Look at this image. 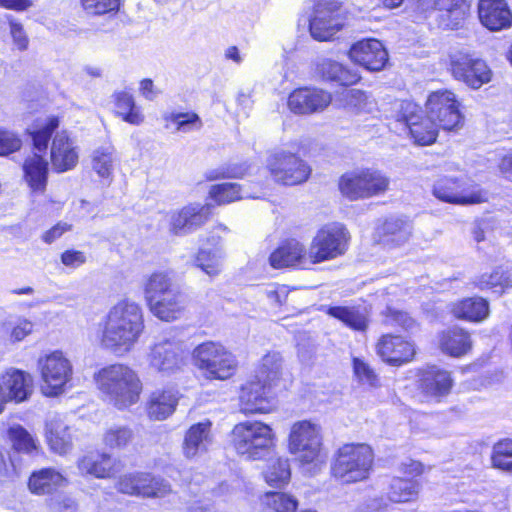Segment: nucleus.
<instances>
[{
	"label": "nucleus",
	"mask_w": 512,
	"mask_h": 512,
	"mask_svg": "<svg viewBox=\"0 0 512 512\" xmlns=\"http://www.w3.org/2000/svg\"><path fill=\"white\" fill-rule=\"evenodd\" d=\"M101 327V345L116 355H125L134 348L143 334V310L133 300H120L109 309L102 319Z\"/></svg>",
	"instance_id": "obj_1"
},
{
	"label": "nucleus",
	"mask_w": 512,
	"mask_h": 512,
	"mask_svg": "<svg viewBox=\"0 0 512 512\" xmlns=\"http://www.w3.org/2000/svg\"><path fill=\"white\" fill-rule=\"evenodd\" d=\"M99 390L119 410L135 405L142 392V382L135 370L125 364H111L95 376Z\"/></svg>",
	"instance_id": "obj_2"
},
{
	"label": "nucleus",
	"mask_w": 512,
	"mask_h": 512,
	"mask_svg": "<svg viewBox=\"0 0 512 512\" xmlns=\"http://www.w3.org/2000/svg\"><path fill=\"white\" fill-rule=\"evenodd\" d=\"M56 117H49L28 129L35 152L23 163L24 179L33 193L43 194L46 190L49 164L41 153H45L52 134L58 128Z\"/></svg>",
	"instance_id": "obj_3"
},
{
	"label": "nucleus",
	"mask_w": 512,
	"mask_h": 512,
	"mask_svg": "<svg viewBox=\"0 0 512 512\" xmlns=\"http://www.w3.org/2000/svg\"><path fill=\"white\" fill-rule=\"evenodd\" d=\"M232 445L239 455L257 460L270 452L274 434L271 427L263 422H240L232 430Z\"/></svg>",
	"instance_id": "obj_4"
},
{
	"label": "nucleus",
	"mask_w": 512,
	"mask_h": 512,
	"mask_svg": "<svg viewBox=\"0 0 512 512\" xmlns=\"http://www.w3.org/2000/svg\"><path fill=\"white\" fill-rule=\"evenodd\" d=\"M390 179L381 171L361 168L344 173L338 181L341 195L350 201L369 199L385 194Z\"/></svg>",
	"instance_id": "obj_5"
},
{
	"label": "nucleus",
	"mask_w": 512,
	"mask_h": 512,
	"mask_svg": "<svg viewBox=\"0 0 512 512\" xmlns=\"http://www.w3.org/2000/svg\"><path fill=\"white\" fill-rule=\"evenodd\" d=\"M373 458V451L368 445L346 444L338 450L332 474L342 483L365 480L369 476Z\"/></svg>",
	"instance_id": "obj_6"
},
{
	"label": "nucleus",
	"mask_w": 512,
	"mask_h": 512,
	"mask_svg": "<svg viewBox=\"0 0 512 512\" xmlns=\"http://www.w3.org/2000/svg\"><path fill=\"white\" fill-rule=\"evenodd\" d=\"M289 451L303 464L318 466L325 462L321 427L308 420L295 422L289 433Z\"/></svg>",
	"instance_id": "obj_7"
},
{
	"label": "nucleus",
	"mask_w": 512,
	"mask_h": 512,
	"mask_svg": "<svg viewBox=\"0 0 512 512\" xmlns=\"http://www.w3.org/2000/svg\"><path fill=\"white\" fill-rule=\"evenodd\" d=\"M187 353L182 341L171 333H165L149 346L146 359L150 368L164 377H170L182 371Z\"/></svg>",
	"instance_id": "obj_8"
},
{
	"label": "nucleus",
	"mask_w": 512,
	"mask_h": 512,
	"mask_svg": "<svg viewBox=\"0 0 512 512\" xmlns=\"http://www.w3.org/2000/svg\"><path fill=\"white\" fill-rule=\"evenodd\" d=\"M192 357L195 365L211 379L226 380L237 368L235 356L219 342L199 344L194 348Z\"/></svg>",
	"instance_id": "obj_9"
},
{
	"label": "nucleus",
	"mask_w": 512,
	"mask_h": 512,
	"mask_svg": "<svg viewBox=\"0 0 512 512\" xmlns=\"http://www.w3.org/2000/svg\"><path fill=\"white\" fill-rule=\"evenodd\" d=\"M43 393L58 396L65 392L72 380L73 366L68 357L60 350H55L38 360Z\"/></svg>",
	"instance_id": "obj_10"
},
{
	"label": "nucleus",
	"mask_w": 512,
	"mask_h": 512,
	"mask_svg": "<svg viewBox=\"0 0 512 512\" xmlns=\"http://www.w3.org/2000/svg\"><path fill=\"white\" fill-rule=\"evenodd\" d=\"M349 240L350 234L343 224H325L312 239L310 258H313L314 264L335 259L347 251Z\"/></svg>",
	"instance_id": "obj_11"
},
{
	"label": "nucleus",
	"mask_w": 512,
	"mask_h": 512,
	"mask_svg": "<svg viewBox=\"0 0 512 512\" xmlns=\"http://www.w3.org/2000/svg\"><path fill=\"white\" fill-rule=\"evenodd\" d=\"M345 25L342 4L338 0H316L309 20L312 38L317 41L331 40Z\"/></svg>",
	"instance_id": "obj_12"
},
{
	"label": "nucleus",
	"mask_w": 512,
	"mask_h": 512,
	"mask_svg": "<svg viewBox=\"0 0 512 512\" xmlns=\"http://www.w3.org/2000/svg\"><path fill=\"white\" fill-rule=\"evenodd\" d=\"M396 120L405 125L414 143L420 146L433 144L438 136V126L429 115L421 114L420 107L412 101L396 103Z\"/></svg>",
	"instance_id": "obj_13"
},
{
	"label": "nucleus",
	"mask_w": 512,
	"mask_h": 512,
	"mask_svg": "<svg viewBox=\"0 0 512 512\" xmlns=\"http://www.w3.org/2000/svg\"><path fill=\"white\" fill-rule=\"evenodd\" d=\"M267 168L277 183L293 186L304 183L311 174L310 166L298 155L276 152L267 159Z\"/></svg>",
	"instance_id": "obj_14"
},
{
	"label": "nucleus",
	"mask_w": 512,
	"mask_h": 512,
	"mask_svg": "<svg viewBox=\"0 0 512 512\" xmlns=\"http://www.w3.org/2000/svg\"><path fill=\"white\" fill-rule=\"evenodd\" d=\"M426 113L438 128L453 130L462 123L459 103L453 92L438 90L430 93L426 101Z\"/></svg>",
	"instance_id": "obj_15"
},
{
	"label": "nucleus",
	"mask_w": 512,
	"mask_h": 512,
	"mask_svg": "<svg viewBox=\"0 0 512 512\" xmlns=\"http://www.w3.org/2000/svg\"><path fill=\"white\" fill-rule=\"evenodd\" d=\"M119 492L148 498H161L171 493L170 484L150 473L136 472L121 476L117 483Z\"/></svg>",
	"instance_id": "obj_16"
},
{
	"label": "nucleus",
	"mask_w": 512,
	"mask_h": 512,
	"mask_svg": "<svg viewBox=\"0 0 512 512\" xmlns=\"http://www.w3.org/2000/svg\"><path fill=\"white\" fill-rule=\"evenodd\" d=\"M432 193L442 202L457 205L477 204L485 200L481 191L471 190L465 180L451 176L439 177L433 184Z\"/></svg>",
	"instance_id": "obj_17"
},
{
	"label": "nucleus",
	"mask_w": 512,
	"mask_h": 512,
	"mask_svg": "<svg viewBox=\"0 0 512 512\" xmlns=\"http://www.w3.org/2000/svg\"><path fill=\"white\" fill-rule=\"evenodd\" d=\"M451 71L455 79L463 81L473 89L480 88L491 79V71L486 63L467 54L452 56Z\"/></svg>",
	"instance_id": "obj_18"
},
{
	"label": "nucleus",
	"mask_w": 512,
	"mask_h": 512,
	"mask_svg": "<svg viewBox=\"0 0 512 512\" xmlns=\"http://www.w3.org/2000/svg\"><path fill=\"white\" fill-rule=\"evenodd\" d=\"M209 215V205L190 203L171 212L169 231L176 236L187 235L202 226L208 220Z\"/></svg>",
	"instance_id": "obj_19"
},
{
	"label": "nucleus",
	"mask_w": 512,
	"mask_h": 512,
	"mask_svg": "<svg viewBox=\"0 0 512 512\" xmlns=\"http://www.w3.org/2000/svg\"><path fill=\"white\" fill-rule=\"evenodd\" d=\"M272 386L254 379L241 388L240 410L244 414L269 413L273 408Z\"/></svg>",
	"instance_id": "obj_20"
},
{
	"label": "nucleus",
	"mask_w": 512,
	"mask_h": 512,
	"mask_svg": "<svg viewBox=\"0 0 512 512\" xmlns=\"http://www.w3.org/2000/svg\"><path fill=\"white\" fill-rule=\"evenodd\" d=\"M331 101L329 92L315 87H303L289 95L288 107L295 114L308 115L322 112Z\"/></svg>",
	"instance_id": "obj_21"
},
{
	"label": "nucleus",
	"mask_w": 512,
	"mask_h": 512,
	"mask_svg": "<svg viewBox=\"0 0 512 512\" xmlns=\"http://www.w3.org/2000/svg\"><path fill=\"white\" fill-rule=\"evenodd\" d=\"M419 389L429 401L439 402L446 397L453 386L449 371L437 366H427L419 373Z\"/></svg>",
	"instance_id": "obj_22"
},
{
	"label": "nucleus",
	"mask_w": 512,
	"mask_h": 512,
	"mask_svg": "<svg viewBox=\"0 0 512 512\" xmlns=\"http://www.w3.org/2000/svg\"><path fill=\"white\" fill-rule=\"evenodd\" d=\"M349 57L370 71H380L388 61V53L377 39H364L353 44Z\"/></svg>",
	"instance_id": "obj_23"
},
{
	"label": "nucleus",
	"mask_w": 512,
	"mask_h": 512,
	"mask_svg": "<svg viewBox=\"0 0 512 512\" xmlns=\"http://www.w3.org/2000/svg\"><path fill=\"white\" fill-rule=\"evenodd\" d=\"M272 267L280 269L285 267H299L302 269L309 268L314 265L313 258H310V249L306 250L305 246L291 239L279 246L269 257Z\"/></svg>",
	"instance_id": "obj_24"
},
{
	"label": "nucleus",
	"mask_w": 512,
	"mask_h": 512,
	"mask_svg": "<svg viewBox=\"0 0 512 512\" xmlns=\"http://www.w3.org/2000/svg\"><path fill=\"white\" fill-rule=\"evenodd\" d=\"M0 387L8 402L19 404L31 397L33 378L26 371L9 368L0 377Z\"/></svg>",
	"instance_id": "obj_25"
},
{
	"label": "nucleus",
	"mask_w": 512,
	"mask_h": 512,
	"mask_svg": "<svg viewBox=\"0 0 512 512\" xmlns=\"http://www.w3.org/2000/svg\"><path fill=\"white\" fill-rule=\"evenodd\" d=\"M377 354L391 365H401L411 361L415 355L414 344L401 336L383 335L376 345Z\"/></svg>",
	"instance_id": "obj_26"
},
{
	"label": "nucleus",
	"mask_w": 512,
	"mask_h": 512,
	"mask_svg": "<svg viewBox=\"0 0 512 512\" xmlns=\"http://www.w3.org/2000/svg\"><path fill=\"white\" fill-rule=\"evenodd\" d=\"M180 397V392L174 387L155 389L146 403L147 416L155 421L169 418L176 411Z\"/></svg>",
	"instance_id": "obj_27"
},
{
	"label": "nucleus",
	"mask_w": 512,
	"mask_h": 512,
	"mask_svg": "<svg viewBox=\"0 0 512 512\" xmlns=\"http://www.w3.org/2000/svg\"><path fill=\"white\" fill-rule=\"evenodd\" d=\"M478 16L482 25L491 31L512 25V12L505 0H479Z\"/></svg>",
	"instance_id": "obj_28"
},
{
	"label": "nucleus",
	"mask_w": 512,
	"mask_h": 512,
	"mask_svg": "<svg viewBox=\"0 0 512 512\" xmlns=\"http://www.w3.org/2000/svg\"><path fill=\"white\" fill-rule=\"evenodd\" d=\"M51 163L56 172L72 170L78 163V151L66 132L57 133L51 145Z\"/></svg>",
	"instance_id": "obj_29"
},
{
	"label": "nucleus",
	"mask_w": 512,
	"mask_h": 512,
	"mask_svg": "<svg viewBox=\"0 0 512 512\" xmlns=\"http://www.w3.org/2000/svg\"><path fill=\"white\" fill-rule=\"evenodd\" d=\"M78 468L82 474L105 479L119 473L122 466L108 454L90 453L78 460Z\"/></svg>",
	"instance_id": "obj_30"
},
{
	"label": "nucleus",
	"mask_w": 512,
	"mask_h": 512,
	"mask_svg": "<svg viewBox=\"0 0 512 512\" xmlns=\"http://www.w3.org/2000/svg\"><path fill=\"white\" fill-rule=\"evenodd\" d=\"M45 431L47 442L52 451L64 455L72 449V436L62 415H50L46 421Z\"/></svg>",
	"instance_id": "obj_31"
},
{
	"label": "nucleus",
	"mask_w": 512,
	"mask_h": 512,
	"mask_svg": "<svg viewBox=\"0 0 512 512\" xmlns=\"http://www.w3.org/2000/svg\"><path fill=\"white\" fill-rule=\"evenodd\" d=\"M211 422L204 421L192 425L186 432L183 442V453L187 458L195 456L207 451L211 444Z\"/></svg>",
	"instance_id": "obj_32"
},
{
	"label": "nucleus",
	"mask_w": 512,
	"mask_h": 512,
	"mask_svg": "<svg viewBox=\"0 0 512 512\" xmlns=\"http://www.w3.org/2000/svg\"><path fill=\"white\" fill-rule=\"evenodd\" d=\"M147 305L151 313L163 321H173L179 318L184 309L183 296L178 288L147 303Z\"/></svg>",
	"instance_id": "obj_33"
},
{
	"label": "nucleus",
	"mask_w": 512,
	"mask_h": 512,
	"mask_svg": "<svg viewBox=\"0 0 512 512\" xmlns=\"http://www.w3.org/2000/svg\"><path fill=\"white\" fill-rule=\"evenodd\" d=\"M470 335L465 330L453 327L439 334V347L441 351L452 357H461L471 349Z\"/></svg>",
	"instance_id": "obj_34"
},
{
	"label": "nucleus",
	"mask_w": 512,
	"mask_h": 512,
	"mask_svg": "<svg viewBox=\"0 0 512 512\" xmlns=\"http://www.w3.org/2000/svg\"><path fill=\"white\" fill-rule=\"evenodd\" d=\"M66 484V478L53 468H44L31 474L29 489L37 495L51 494Z\"/></svg>",
	"instance_id": "obj_35"
},
{
	"label": "nucleus",
	"mask_w": 512,
	"mask_h": 512,
	"mask_svg": "<svg viewBox=\"0 0 512 512\" xmlns=\"http://www.w3.org/2000/svg\"><path fill=\"white\" fill-rule=\"evenodd\" d=\"M451 312L458 319L481 322L489 315V304L480 297L466 298L454 303Z\"/></svg>",
	"instance_id": "obj_36"
},
{
	"label": "nucleus",
	"mask_w": 512,
	"mask_h": 512,
	"mask_svg": "<svg viewBox=\"0 0 512 512\" xmlns=\"http://www.w3.org/2000/svg\"><path fill=\"white\" fill-rule=\"evenodd\" d=\"M317 72L323 79L338 82L344 86L354 84L360 78L356 72L328 58L319 60L317 63Z\"/></svg>",
	"instance_id": "obj_37"
},
{
	"label": "nucleus",
	"mask_w": 512,
	"mask_h": 512,
	"mask_svg": "<svg viewBox=\"0 0 512 512\" xmlns=\"http://www.w3.org/2000/svg\"><path fill=\"white\" fill-rule=\"evenodd\" d=\"M412 231V222L406 217H390L382 226L384 241L393 246L405 244L410 239Z\"/></svg>",
	"instance_id": "obj_38"
},
{
	"label": "nucleus",
	"mask_w": 512,
	"mask_h": 512,
	"mask_svg": "<svg viewBox=\"0 0 512 512\" xmlns=\"http://www.w3.org/2000/svg\"><path fill=\"white\" fill-rule=\"evenodd\" d=\"M175 289H177V287L173 283L170 273L157 271L150 274L144 282V298L146 302L149 303Z\"/></svg>",
	"instance_id": "obj_39"
},
{
	"label": "nucleus",
	"mask_w": 512,
	"mask_h": 512,
	"mask_svg": "<svg viewBox=\"0 0 512 512\" xmlns=\"http://www.w3.org/2000/svg\"><path fill=\"white\" fill-rule=\"evenodd\" d=\"M327 314L354 330L364 331L368 326L366 311L359 307L331 306L327 309Z\"/></svg>",
	"instance_id": "obj_40"
},
{
	"label": "nucleus",
	"mask_w": 512,
	"mask_h": 512,
	"mask_svg": "<svg viewBox=\"0 0 512 512\" xmlns=\"http://www.w3.org/2000/svg\"><path fill=\"white\" fill-rule=\"evenodd\" d=\"M434 5L445 25L451 29L457 28L468 12V5L462 0H436Z\"/></svg>",
	"instance_id": "obj_41"
},
{
	"label": "nucleus",
	"mask_w": 512,
	"mask_h": 512,
	"mask_svg": "<svg viewBox=\"0 0 512 512\" xmlns=\"http://www.w3.org/2000/svg\"><path fill=\"white\" fill-rule=\"evenodd\" d=\"M116 113L122 119L132 125H140L144 116L139 107L136 106L134 97L127 91H117L113 95Z\"/></svg>",
	"instance_id": "obj_42"
},
{
	"label": "nucleus",
	"mask_w": 512,
	"mask_h": 512,
	"mask_svg": "<svg viewBox=\"0 0 512 512\" xmlns=\"http://www.w3.org/2000/svg\"><path fill=\"white\" fill-rule=\"evenodd\" d=\"M224 258L225 253L222 247H215L213 249L201 248L194 258V263L196 267L200 268L208 276L215 277L222 271Z\"/></svg>",
	"instance_id": "obj_43"
},
{
	"label": "nucleus",
	"mask_w": 512,
	"mask_h": 512,
	"mask_svg": "<svg viewBox=\"0 0 512 512\" xmlns=\"http://www.w3.org/2000/svg\"><path fill=\"white\" fill-rule=\"evenodd\" d=\"M91 158L93 171L110 183L116 162L115 149L112 146L97 148L93 151Z\"/></svg>",
	"instance_id": "obj_44"
},
{
	"label": "nucleus",
	"mask_w": 512,
	"mask_h": 512,
	"mask_svg": "<svg viewBox=\"0 0 512 512\" xmlns=\"http://www.w3.org/2000/svg\"><path fill=\"white\" fill-rule=\"evenodd\" d=\"M419 492V484L411 479H392L387 492L390 501L395 503L409 502L416 499Z\"/></svg>",
	"instance_id": "obj_45"
},
{
	"label": "nucleus",
	"mask_w": 512,
	"mask_h": 512,
	"mask_svg": "<svg viewBox=\"0 0 512 512\" xmlns=\"http://www.w3.org/2000/svg\"><path fill=\"white\" fill-rule=\"evenodd\" d=\"M282 369V357L277 352L266 354L261 361L255 379L271 386L280 379Z\"/></svg>",
	"instance_id": "obj_46"
},
{
	"label": "nucleus",
	"mask_w": 512,
	"mask_h": 512,
	"mask_svg": "<svg viewBox=\"0 0 512 512\" xmlns=\"http://www.w3.org/2000/svg\"><path fill=\"white\" fill-rule=\"evenodd\" d=\"M210 197L218 204H228L243 198H256L244 192L237 183L226 182L213 185L210 189Z\"/></svg>",
	"instance_id": "obj_47"
},
{
	"label": "nucleus",
	"mask_w": 512,
	"mask_h": 512,
	"mask_svg": "<svg viewBox=\"0 0 512 512\" xmlns=\"http://www.w3.org/2000/svg\"><path fill=\"white\" fill-rule=\"evenodd\" d=\"M290 465L287 459H271L264 472V478L270 486L281 487L290 480Z\"/></svg>",
	"instance_id": "obj_48"
},
{
	"label": "nucleus",
	"mask_w": 512,
	"mask_h": 512,
	"mask_svg": "<svg viewBox=\"0 0 512 512\" xmlns=\"http://www.w3.org/2000/svg\"><path fill=\"white\" fill-rule=\"evenodd\" d=\"M8 437L18 452L32 454L38 448L37 440L21 425L10 427Z\"/></svg>",
	"instance_id": "obj_49"
},
{
	"label": "nucleus",
	"mask_w": 512,
	"mask_h": 512,
	"mask_svg": "<svg viewBox=\"0 0 512 512\" xmlns=\"http://www.w3.org/2000/svg\"><path fill=\"white\" fill-rule=\"evenodd\" d=\"M476 286L482 290L496 287H512V267L505 270L497 268L491 273L482 274L478 278Z\"/></svg>",
	"instance_id": "obj_50"
},
{
	"label": "nucleus",
	"mask_w": 512,
	"mask_h": 512,
	"mask_svg": "<svg viewBox=\"0 0 512 512\" xmlns=\"http://www.w3.org/2000/svg\"><path fill=\"white\" fill-rule=\"evenodd\" d=\"M164 119L173 124L176 131L183 133L198 131L203 126L202 120L194 112L170 113L165 115Z\"/></svg>",
	"instance_id": "obj_51"
},
{
	"label": "nucleus",
	"mask_w": 512,
	"mask_h": 512,
	"mask_svg": "<svg viewBox=\"0 0 512 512\" xmlns=\"http://www.w3.org/2000/svg\"><path fill=\"white\" fill-rule=\"evenodd\" d=\"M263 504L274 512H295L298 501L283 492H267L262 498Z\"/></svg>",
	"instance_id": "obj_52"
},
{
	"label": "nucleus",
	"mask_w": 512,
	"mask_h": 512,
	"mask_svg": "<svg viewBox=\"0 0 512 512\" xmlns=\"http://www.w3.org/2000/svg\"><path fill=\"white\" fill-rule=\"evenodd\" d=\"M491 460L495 468L512 472V439H503L495 443Z\"/></svg>",
	"instance_id": "obj_53"
},
{
	"label": "nucleus",
	"mask_w": 512,
	"mask_h": 512,
	"mask_svg": "<svg viewBox=\"0 0 512 512\" xmlns=\"http://www.w3.org/2000/svg\"><path fill=\"white\" fill-rule=\"evenodd\" d=\"M132 439L133 431L127 426H112L103 435L104 444L111 449L125 448Z\"/></svg>",
	"instance_id": "obj_54"
},
{
	"label": "nucleus",
	"mask_w": 512,
	"mask_h": 512,
	"mask_svg": "<svg viewBox=\"0 0 512 512\" xmlns=\"http://www.w3.org/2000/svg\"><path fill=\"white\" fill-rule=\"evenodd\" d=\"M353 371L360 383L376 386L378 377L375 371L363 359L358 357L353 358Z\"/></svg>",
	"instance_id": "obj_55"
},
{
	"label": "nucleus",
	"mask_w": 512,
	"mask_h": 512,
	"mask_svg": "<svg viewBox=\"0 0 512 512\" xmlns=\"http://www.w3.org/2000/svg\"><path fill=\"white\" fill-rule=\"evenodd\" d=\"M344 97L346 105L358 112L369 110L370 106L373 104L372 101L369 100L368 95L358 89L346 90Z\"/></svg>",
	"instance_id": "obj_56"
},
{
	"label": "nucleus",
	"mask_w": 512,
	"mask_h": 512,
	"mask_svg": "<svg viewBox=\"0 0 512 512\" xmlns=\"http://www.w3.org/2000/svg\"><path fill=\"white\" fill-rule=\"evenodd\" d=\"M10 36L13 41V45L19 51H25L29 45V38L23 25L12 16H7Z\"/></svg>",
	"instance_id": "obj_57"
},
{
	"label": "nucleus",
	"mask_w": 512,
	"mask_h": 512,
	"mask_svg": "<svg viewBox=\"0 0 512 512\" xmlns=\"http://www.w3.org/2000/svg\"><path fill=\"white\" fill-rule=\"evenodd\" d=\"M83 8L90 14L101 15L115 11L119 0H81Z\"/></svg>",
	"instance_id": "obj_58"
},
{
	"label": "nucleus",
	"mask_w": 512,
	"mask_h": 512,
	"mask_svg": "<svg viewBox=\"0 0 512 512\" xmlns=\"http://www.w3.org/2000/svg\"><path fill=\"white\" fill-rule=\"evenodd\" d=\"M21 145V139L14 132L0 128V156L18 151Z\"/></svg>",
	"instance_id": "obj_59"
},
{
	"label": "nucleus",
	"mask_w": 512,
	"mask_h": 512,
	"mask_svg": "<svg viewBox=\"0 0 512 512\" xmlns=\"http://www.w3.org/2000/svg\"><path fill=\"white\" fill-rule=\"evenodd\" d=\"M386 322L391 325L399 326L407 331L413 330L416 327L415 320L406 312L392 308L387 309Z\"/></svg>",
	"instance_id": "obj_60"
},
{
	"label": "nucleus",
	"mask_w": 512,
	"mask_h": 512,
	"mask_svg": "<svg viewBox=\"0 0 512 512\" xmlns=\"http://www.w3.org/2000/svg\"><path fill=\"white\" fill-rule=\"evenodd\" d=\"M84 252L78 250H66L61 254V262L66 267L78 268L86 262Z\"/></svg>",
	"instance_id": "obj_61"
},
{
	"label": "nucleus",
	"mask_w": 512,
	"mask_h": 512,
	"mask_svg": "<svg viewBox=\"0 0 512 512\" xmlns=\"http://www.w3.org/2000/svg\"><path fill=\"white\" fill-rule=\"evenodd\" d=\"M50 507L54 512H76V502L67 496L51 499Z\"/></svg>",
	"instance_id": "obj_62"
},
{
	"label": "nucleus",
	"mask_w": 512,
	"mask_h": 512,
	"mask_svg": "<svg viewBox=\"0 0 512 512\" xmlns=\"http://www.w3.org/2000/svg\"><path fill=\"white\" fill-rule=\"evenodd\" d=\"M33 323L27 319L19 320L11 331V338L14 341H22L26 336L32 333Z\"/></svg>",
	"instance_id": "obj_63"
},
{
	"label": "nucleus",
	"mask_w": 512,
	"mask_h": 512,
	"mask_svg": "<svg viewBox=\"0 0 512 512\" xmlns=\"http://www.w3.org/2000/svg\"><path fill=\"white\" fill-rule=\"evenodd\" d=\"M360 512H389V505L382 498H373L360 507Z\"/></svg>",
	"instance_id": "obj_64"
}]
</instances>
